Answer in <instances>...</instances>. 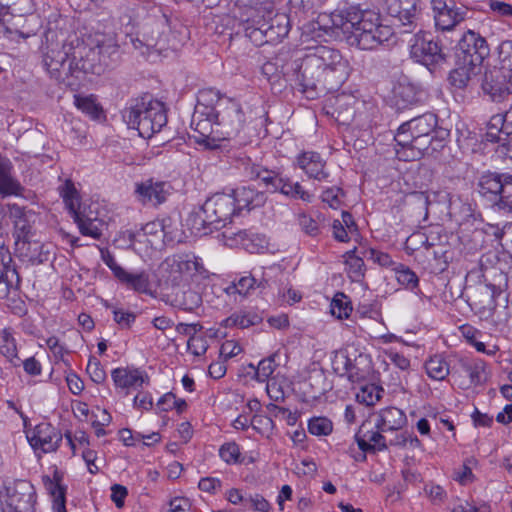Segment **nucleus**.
Segmentation results:
<instances>
[{
  "label": "nucleus",
  "mask_w": 512,
  "mask_h": 512,
  "mask_svg": "<svg viewBox=\"0 0 512 512\" xmlns=\"http://www.w3.org/2000/svg\"><path fill=\"white\" fill-rule=\"evenodd\" d=\"M43 63L50 77L58 83L73 86L80 74H102L109 60L118 55V46L103 43L91 47L74 36L60 40L55 32L46 34Z\"/></svg>",
  "instance_id": "nucleus-1"
},
{
  "label": "nucleus",
  "mask_w": 512,
  "mask_h": 512,
  "mask_svg": "<svg viewBox=\"0 0 512 512\" xmlns=\"http://www.w3.org/2000/svg\"><path fill=\"white\" fill-rule=\"evenodd\" d=\"M348 70V62L339 50L325 45L312 47L297 65V85L308 98H314L318 88L332 90L342 84Z\"/></svg>",
  "instance_id": "nucleus-2"
},
{
  "label": "nucleus",
  "mask_w": 512,
  "mask_h": 512,
  "mask_svg": "<svg viewBox=\"0 0 512 512\" xmlns=\"http://www.w3.org/2000/svg\"><path fill=\"white\" fill-rule=\"evenodd\" d=\"M239 20L245 36L261 46L278 43L289 33V18L284 13H276L274 3L269 0H252L239 8Z\"/></svg>",
  "instance_id": "nucleus-3"
},
{
  "label": "nucleus",
  "mask_w": 512,
  "mask_h": 512,
  "mask_svg": "<svg viewBox=\"0 0 512 512\" xmlns=\"http://www.w3.org/2000/svg\"><path fill=\"white\" fill-rule=\"evenodd\" d=\"M202 116H206L208 122H213L216 132L224 139L236 137L242 130L245 118L240 104L232 99L219 98L212 90L201 92L192 123H196V129L201 126Z\"/></svg>",
  "instance_id": "nucleus-4"
},
{
  "label": "nucleus",
  "mask_w": 512,
  "mask_h": 512,
  "mask_svg": "<svg viewBox=\"0 0 512 512\" xmlns=\"http://www.w3.org/2000/svg\"><path fill=\"white\" fill-rule=\"evenodd\" d=\"M123 119L143 138H151L167 123L164 104L146 95L136 99L134 104L123 111Z\"/></svg>",
  "instance_id": "nucleus-5"
},
{
  "label": "nucleus",
  "mask_w": 512,
  "mask_h": 512,
  "mask_svg": "<svg viewBox=\"0 0 512 512\" xmlns=\"http://www.w3.org/2000/svg\"><path fill=\"white\" fill-rule=\"evenodd\" d=\"M393 34L394 30L391 26L382 24L379 13L373 10L360 9L358 19L352 30L353 42L360 49H375L387 42Z\"/></svg>",
  "instance_id": "nucleus-6"
},
{
  "label": "nucleus",
  "mask_w": 512,
  "mask_h": 512,
  "mask_svg": "<svg viewBox=\"0 0 512 512\" xmlns=\"http://www.w3.org/2000/svg\"><path fill=\"white\" fill-rule=\"evenodd\" d=\"M476 190L496 210L512 213V174L484 171L477 177Z\"/></svg>",
  "instance_id": "nucleus-7"
},
{
  "label": "nucleus",
  "mask_w": 512,
  "mask_h": 512,
  "mask_svg": "<svg viewBox=\"0 0 512 512\" xmlns=\"http://www.w3.org/2000/svg\"><path fill=\"white\" fill-rule=\"evenodd\" d=\"M8 510L5 512H34L36 492L27 480L3 482Z\"/></svg>",
  "instance_id": "nucleus-8"
},
{
  "label": "nucleus",
  "mask_w": 512,
  "mask_h": 512,
  "mask_svg": "<svg viewBox=\"0 0 512 512\" xmlns=\"http://www.w3.org/2000/svg\"><path fill=\"white\" fill-rule=\"evenodd\" d=\"M481 89L492 102H504L512 94V69L493 67L486 70Z\"/></svg>",
  "instance_id": "nucleus-9"
},
{
  "label": "nucleus",
  "mask_w": 512,
  "mask_h": 512,
  "mask_svg": "<svg viewBox=\"0 0 512 512\" xmlns=\"http://www.w3.org/2000/svg\"><path fill=\"white\" fill-rule=\"evenodd\" d=\"M489 53L490 49L486 40L478 33L468 30L459 40L456 56L459 63L481 67Z\"/></svg>",
  "instance_id": "nucleus-10"
},
{
  "label": "nucleus",
  "mask_w": 512,
  "mask_h": 512,
  "mask_svg": "<svg viewBox=\"0 0 512 512\" xmlns=\"http://www.w3.org/2000/svg\"><path fill=\"white\" fill-rule=\"evenodd\" d=\"M410 56L417 62L429 67L445 59L438 42L427 33L418 32L410 40Z\"/></svg>",
  "instance_id": "nucleus-11"
},
{
  "label": "nucleus",
  "mask_w": 512,
  "mask_h": 512,
  "mask_svg": "<svg viewBox=\"0 0 512 512\" xmlns=\"http://www.w3.org/2000/svg\"><path fill=\"white\" fill-rule=\"evenodd\" d=\"M235 212V199L231 194L216 193L202 205V213L210 222H215L216 230L230 222Z\"/></svg>",
  "instance_id": "nucleus-12"
},
{
  "label": "nucleus",
  "mask_w": 512,
  "mask_h": 512,
  "mask_svg": "<svg viewBox=\"0 0 512 512\" xmlns=\"http://www.w3.org/2000/svg\"><path fill=\"white\" fill-rule=\"evenodd\" d=\"M435 25L442 31H450L465 20L467 9L457 6L453 0H431Z\"/></svg>",
  "instance_id": "nucleus-13"
},
{
  "label": "nucleus",
  "mask_w": 512,
  "mask_h": 512,
  "mask_svg": "<svg viewBox=\"0 0 512 512\" xmlns=\"http://www.w3.org/2000/svg\"><path fill=\"white\" fill-rule=\"evenodd\" d=\"M163 266L169 272L168 279L174 284H178L196 275L204 276L207 272L198 258L194 256L189 257L188 255L167 259Z\"/></svg>",
  "instance_id": "nucleus-14"
},
{
  "label": "nucleus",
  "mask_w": 512,
  "mask_h": 512,
  "mask_svg": "<svg viewBox=\"0 0 512 512\" xmlns=\"http://www.w3.org/2000/svg\"><path fill=\"white\" fill-rule=\"evenodd\" d=\"M232 157L238 163V167H243L247 176L259 180L268 191L277 192V185L281 184L282 174L280 172L256 165L243 152L234 153Z\"/></svg>",
  "instance_id": "nucleus-15"
},
{
  "label": "nucleus",
  "mask_w": 512,
  "mask_h": 512,
  "mask_svg": "<svg viewBox=\"0 0 512 512\" xmlns=\"http://www.w3.org/2000/svg\"><path fill=\"white\" fill-rule=\"evenodd\" d=\"M419 0H385L387 13L398 19L403 33H411L415 30L418 14Z\"/></svg>",
  "instance_id": "nucleus-16"
},
{
  "label": "nucleus",
  "mask_w": 512,
  "mask_h": 512,
  "mask_svg": "<svg viewBox=\"0 0 512 512\" xmlns=\"http://www.w3.org/2000/svg\"><path fill=\"white\" fill-rule=\"evenodd\" d=\"M37 24V17L33 12L11 13L9 16H3V19H0V26L3 27L5 34L11 37L15 34L23 39L35 35Z\"/></svg>",
  "instance_id": "nucleus-17"
},
{
  "label": "nucleus",
  "mask_w": 512,
  "mask_h": 512,
  "mask_svg": "<svg viewBox=\"0 0 512 512\" xmlns=\"http://www.w3.org/2000/svg\"><path fill=\"white\" fill-rule=\"evenodd\" d=\"M27 439L33 449L50 453L57 450L62 440V434L50 423L43 422L38 424L33 431L27 435Z\"/></svg>",
  "instance_id": "nucleus-18"
},
{
  "label": "nucleus",
  "mask_w": 512,
  "mask_h": 512,
  "mask_svg": "<svg viewBox=\"0 0 512 512\" xmlns=\"http://www.w3.org/2000/svg\"><path fill=\"white\" fill-rule=\"evenodd\" d=\"M171 191V185L168 182L153 181L148 179L136 185V194L138 200L143 204L160 205L166 201Z\"/></svg>",
  "instance_id": "nucleus-19"
},
{
  "label": "nucleus",
  "mask_w": 512,
  "mask_h": 512,
  "mask_svg": "<svg viewBox=\"0 0 512 512\" xmlns=\"http://www.w3.org/2000/svg\"><path fill=\"white\" fill-rule=\"evenodd\" d=\"M451 260L452 252L450 249L444 244L433 241L427 251L423 253L420 263L431 273L438 274L448 268Z\"/></svg>",
  "instance_id": "nucleus-20"
},
{
  "label": "nucleus",
  "mask_w": 512,
  "mask_h": 512,
  "mask_svg": "<svg viewBox=\"0 0 512 512\" xmlns=\"http://www.w3.org/2000/svg\"><path fill=\"white\" fill-rule=\"evenodd\" d=\"M270 276L266 271L265 267H261L260 274L251 273L240 277L238 280L233 281L227 288L226 292L229 295L239 294L247 297L253 290L259 288L261 290L266 289L269 286Z\"/></svg>",
  "instance_id": "nucleus-21"
},
{
  "label": "nucleus",
  "mask_w": 512,
  "mask_h": 512,
  "mask_svg": "<svg viewBox=\"0 0 512 512\" xmlns=\"http://www.w3.org/2000/svg\"><path fill=\"white\" fill-rule=\"evenodd\" d=\"M497 294L499 295L500 291L496 286L491 284L479 285L473 292L470 305L481 317L489 318L496 309L495 297Z\"/></svg>",
  "instance_id": "nucleus-22"
},
{
  "label": "nucleus",
  "mask_w": 512,
  "mask_h": 512,
  "mask_svg": "<svg viewBox=\"0 0 512 512\" xmlns=\"http://www.w3.org/2000/svg\"><path fill=\"white\" fill-rule=\"evenodd\" d=\"M297 166L305 172L308 178L316 181H327L329 172L326 170V161L314 151H306L296 158Z\"/></svg>",
  "instance_id": "nucleus-23"
},
{
  "label": "nucleus",
  "mask_w": 512,
  "mask_h": 512,
  "mask_svg": "<svg viewBox=\"0 0 512 512\" xmlns=\"http://www.w3.org/2000/svg\"><path fill=\"white\" fill-rule=\"evenodd\" d=\"M9 214L14 219L15 241L30 239L33 235V224L35 222V213L31 210L17 204H9Z\"/></svg>",
  "instance_id": "nucleus-24"
},
{
  "label": "nucleus",
  "mask_w": 512,
  "mask_h": 512,
  "mask_svg": "<svg viewBox=\"0 0 512 512\" xmlns=\"http://www.w3.org/2000/svg\"><path fill=\"white\" fill-rule=\"evenodd\" d=\"M166 236L164 221L154 220L146 223L136 232L130 233L129 238L133 242H143L152 248H158L164 243Z\"/></svg>",
  "instance_id": "nucleus-25"
},
{
  "label": "nucleus",
  "mask_w": 512,
  "mask_h": 512,
  "mask_svg": "<svg viewBox=\"0 0 512 512\" xmlns=\"http://www.w3.org/2000/svg\"><path fill=\"white\" fill-rule=\"evenodd\" d=\"M370 422H364L358 433L355 435L358 447L363 452H370L373 450H384L387 448V442L385 437L382 435L385 431L370 427Z\"/></svg>",
  "instance_id": "nucleus-26"
},
{
  "label": "nucleus",
  "mask_w": 512,
  "mask_h": 512,
  "mask_svg": "<svg viewBox=\"0 0 512 512\" xmlns=\"http://www.w3.org/2000/svg\"><path fill=\"white\" fill-rule=\"evenodd\" d=\"M16 251L21 258L32 265L42 264L49 260V251L46 246L36 240L15 241Z\"/></svg>",
  "instance_id": "nucleus-27"
},
{
  "label": "nucleus",
  "mask_w": 512,
  "mask_h": 512,
  "mask_svg": "<svg viewBox=\"0 0 512 512\" xmlns=\"http://www.w3.org/2000/svg\"><path fill=\"white\" fill-rule=\"evenodd\" d=\"M407 423L405 413L396 407L382 409L377 414L374 427L382 431H397L402 429Z\"/></svg>",
  "instance_id": "nucleus-28"
},
{
  "label": "nucleus",
  "mask_w": 512,
  "mask_h": 512,
  "mask_svg": "<svg viewBox=\"0 0 512 512\" xmlns=\"http://www.w3.org/2000/svg\"><path fill=\"white\" fill-rule=\"evenodd\" d=\"M117 280L129 290L137 293L151 294V281L148 272L145 270L130 272L125 269L119 270Z\"/></svg>",
  "instance_id": "nucleus-29"
},
{
  "label": "nucleus",
  "mask_w": 512,
  "mask_h": 512,
  "mask_svg": "<svg viewBox=\"0 0 512 512\" xmlns=\"http://www.w3.org/2000/svg\"><path fill=\"white\" fill-rule=\"evenodd\" d=\"M419 93L408 82H398L392 90V103L398 111L405 110L419 102Z\"/></svg>",
  "instance_id": "nucleus-30"
},
{
  "label": "nucleus",
  "mask_w": 512,
  "mask_h": 512,
  "mask_svg": "<svg viewBox=\"0 0 512 512\" xmlns=\"http://www.w3.org/2000/svg\"><path fill=\"white\" fill-rule=\"evenodd\" d=\"M235 199L236 210L248 209L262 206L266 201V196L263 192H259L250 186H243L237 188L231 194Z\"/></svg>",
  "instance_id": "nucleus-31"
},
{
  "label": "nucleus",
  "mask_w": 512,
  "mask_h": 512,
  "mask_svg": "<svg viewBox=\"0 0 512 512\" xmlns=\"http://www.w3.org/2000/svg\"><path fill=\"white\" fill-rule=\"evenodd\" d=\"M111 377L120 388H138L148 381V376L139 369L115 368Z\"/></svg>",
  "instance_id": "nucleus-32"
},
{
  "label": "nucleus",
  "mask_w": 512,
  "mask_h": 512,
  "mask_svg": "<svg viewBox=\"0 0 512 512\" xmlns=\"http://www.w3.org/2000/svg\"><path fill=\"white\" fill-rule=\"evenodd\" d=\"M360 7L349 6L343 10H337L330 15V21L333 28L341 29L344 32L353 30L358 19Z\"/></svg>",
  "instance_id": "nucleus-33"
},
{
  "label": "nucleus",
  "mask_w": 512,
  "mask_h": 512,
  "mask_svg": "<svg viewBox=\"0 0 512 512\" xmlns=\"http://www.w3.org/2000/svg\"><path fill=\"white\" fill-rule=\"evenodd\" d=\"M11 164L0 156V193L3 196L18 195L23 190L20 183L10 173Z\"/></svg>",
  "instance_id": "nucleus-34"
},
{
  "label": "nucleus",
  "mask_w": 512,
  "mask_h": 512,
  "mask_svg": "<svg viewBox=\"0 0 512 512\" xmlns=\"http://www.w3.org/2000/svg\"><path fill=\"white\" fill-rule=\"evenodd\" d=\"M20 277L14 266L4 265L0 267V299L9 297L12 291L19 288Z\"/></svg>",
  "instance_id": "nucleus-35"
},
{
  "label": "nucleus",
  "mask_w": 512,
  "mask_h": 512,
  "mask_svg": "<svg viewBox=\"0 0 512 512\" xmlns=\"http://www.w3.org/2000/svg\"><path fill=\"white\" fill-rule=\"evenodd\" d=\"M407 122L416 137L432 136L437 126V116L433 113H425Z\"/></svg>",
  "instance_id": "nucleus-36"
},
{
  "label": "nucleus",
  "mask_w": 512,
  "mask_h": 512,
  "mask_svg": "<svg viewBox=\"0 0 512 512\" xmlns=\"http://www.w3.org/2000/svg\"><path fill=\"white\" fill-rule=\"evenodd\" d=\"M432 242L433 241L430 240L426 233L417 231L412 233L406 239L405 250L409 255H413L414 253L418 252L415 258L420 262L423 257V253L427 251Z\"/></svg>",
  "instance_id": "nucleus-37"
},
{
  "label": "nucleus",
  "mask_w": 512,
  "mask_h": 512,
  "mask_svg": "<svg viewBox=\"0 0 512 512\" xmlns=\"http://www.w3.org/2000/svg\"><path fill=\"white\" fill-rule=\"evenodd\" d=\"M481 67L470 66L469 64L459 63L457 59V67L450 73V81L457 88H465L471 79L476 76Z\"/></svg>",
  "instance_id": "nucleus-38"
},
{
  "label": "nucleus",
  "mask_w": 512,
  "mask_h": 512,
  "mask_svg": "<svg viewBox=\"0 0 512 512\" xmlns=\"http://www.w3.org/2000/svg\"><path fill=\"white\" fill-rule=\"evenodd\" d=\"M427 375L436 381H442L450 373V366L442 355H434L425 362Z\"/></svg>",
  "instance_id": "nucleus-39"
},
{
  "label": "nucleus",
  "mask_w": 512,
  "mask_h": 512,
  "mask_svg": "<svg viewBox=\"0 0 512 512\" xmlns=\"http://www.w3.org/2000/svg\"><path fill=\"white\" fill-rule=\"evenodd\" d=\"M202 302L201 296L194 290L186 289L180 293H176L172 300L174 307L180 308L185 311H192L199 307Z\"/></svg>",
  "instance_id": "nucleus-40"
},
{
  "label": "nucleus",
  "mask_w": 512,
  "mask_h": 512,
  "mask_svg": "<svg viewBox=\"0 0 512 512\" xmlns=\"http://www.w3.org/2000/svg\"><path fill=\"white\" fill-rule=\"evenodd\" d=\"M346 271L352 281H360L364 277L365 264L361 257L355 255V249L344 254Z\"/></svg>",
  "instance_id": "nucleus-41"
},
{
  "label": "nucleus",
  "mask_w": 512,
  "mask_h": 512,
  "mask_svg": "<svg viewBox=\"0 0 512 512\" xmlns=\"http://www.w3.org/2000/svg\"><path fill=\"white\" fill-rule=\"evenodd\" d=\"M261 318L252 312L239 311L230 315L224 320L226 327H239L241 329L248 328L260 322Z\"/></svg>",
  "instance_id": "nucleus-42"
},
{
  "label": "nucleus",
  "mask_w": 512,
  "mask_h": 512,
  "mask_svg": "<svg viewBox=\"0 0 512 512\" xmlns=\"http://www.w3.org/2000/svg\"><path fill=\"white\" fill-rule=\"evenodd\" d=\"M0 19L11 13H31L34 10L33 0H0Z\"/></svg>",
  "instance_id": "nucleus-43"
},
{
  "label": "nucleus",
  "mask_w": 512,
  "mask_h": 512,
  "mask_svg": "<svg viewBox=\"0 0 512 512\" xmlns=\"http://www.w3.org/2000/svg\"><path fill=\"white\" fill-rule=\"evenodd\" d=\"M433 141V136L416 137V135H414L413 142L409 148L408 153L405 151L404 155H400V159L408 161L420 158L424 151H426L433 144Z\"/></svg>",
  "instance_id": "nucleus-44"
},
{
  "label": "nucleus",
  "mask_w": 512,
  "mask_h": 512,
  "mask_svg": "<svg viewBox=\"0 0 512 512\" xmlns=\"http://www.w3.org/2000/svg\"><path fill=\"white\" fill-rule=\"evenodd\" d=\"M461 366L468 373L470 380L474 384H479L486 378V364L481 359L462 360Z\"/></svg>",
  "instance_id": "nucleus-45"
},
{
  "label": "nucleus",
  "mask_w": 512,
  "mask_h": 512,
  "mask_svg": "<svg viewBox=\"0 0 512 512\" xmlns=\"http://www.w3.org/2000/svg\"><path fill=\"white\" fill-rule=\"evenodd\" d=\"M276 357H278V352H275L267 358L262 359L257 367H255L253 364L249 365L250 368L256 370L257 381H269V377L273 374L277 367V364L275 363Z\"/></svg>",
  "instance_id": "nucleus-46"
},
{
  "label": "nucleus",
  "mask_w": 512,
  "mask_h": 512,
  "mask_svg": "<svg viewBox=\"0 0 512 512\" xmlns=\"http://www.w3.org/2000/svg\"><path fill=\"white\" fill-rule=\"evenodd\" d=\"M82 235L84 236H90L94 239H99L101 236V229L100 226L101 221L97 220L96 218L92 219L84 214L78 217V219L74 220Z\"/></svg>",
  "instance_id": "nucleus-47"
},
{
  "label": "nucleus",
  "mask_w": 512,
  "mask_h": 512,
  "mask_svg": "<svg viewBox=\"0 0 512 512\" xmlns=\"http://www.w3.org/2000/svg\"><path fill=\"white\" fill-rule=\"evenodd\" d=\"M413 131L411 130L408 122L403 123L399 128L394 137L397 146L401 147V149H396V153L400 158V155H404L405 151H409V148L413 142Z\"/></svg>",
  "instance_id": "nucleus-48"
},
{
  "label": "nucleus",
  "mask_w": 512,
  "mask_h": 512,
  "mask_svg": "<svg viewBox=\"0 0 512 512\" xmlns=\"http://www.w3.org/2000/svg\"><path fill=\"white\" fill-rule=\"evenodd\" d=\"M393 270L395 271L396 279L399 284L408 289H414L418 286V276L409 267L403 264H397Z\"/></svg>",
  "instance_id": "nucleus-49"
},
{
  "label": "nucleus",
  "mask_w": 512,
  "mask_h": 512,
  "mask_svg": "<svg viewBox=\"0 0 512 512\" xmlns=\"http://www.w3.org/2000/svg\"><path fill=\"white\" fill-rule=\"evenodd\" d=\"M201 325L199 324H185V323H179L176 326V331L182 335L189 336L187 345L188 348H191L192 345H195L197 342H201V349L202 352H205L207 347L205 345V340L201 336H197L196 333L201 329Z\"/></svg>",
  "instance_id": "nucleus-50"
},
{
  "label": "nucleus",
  "mask_w": 512,
  "mask_h": 512,
  "mask_svg": "<svg viewBox=\"0 0 512 512\" xmlns=\"http://www.w3.org/2000/svg\"><path fill=\"white\" fill-rule=\"evenodd\" d=\"M382 392L383 389L374 384L366 385L356 394V399L359 403L373 406L380 400Z\"/></svg>",
  "instance_id": "nucleus-51"
},
{
  "label": "nucleus",
  "mask_w": 512,
  "mask_h": 512,
  "mask_svg": "<svg viewBox=\"0 0 512 512\" xmlns=\"http://www.w3.org/2000/svg\"><path fill=\"white\" fill-rule=\"evenodd\" d=\"M75 105L93 119H97L102 112L101 107L96 103L93 96H75Z\"/></svg>",
  "instance_id": "nucleus-52"
},
{
  "label": "nucleus",
  "mask_w": 512,
  "mask_h": 512,
  "mask_svg": "<svg viewBox=\"0 0 512 512\" xmlns=\"http://www.w3.org/2000/svg\"><path fill=\"white\" fill-rule=\"evenodd\" d=\"M332 368L340 376L347 375L348 378L352 379L353 364L349 357L343 352H336L332 359Z\"/></svg>",
  "instance_id": "nucleus-53"
},
{
  "label": "nucleus",
  "mask_w": 512,
  "mask_h": 512,
  "mask_svg": "<svg viewBox=\"0 0 512 512\" xmlns=\"http://www.w3.org/2000/svg\"><path fill=\"white\" fill-rule=\"evenodd\" d=\"M333 430L332 422L326 417H314L309 420L308 431L315 436H327Z\"/></svg>",
  "instance_id": "nucleus-54"
},
{
  "label": "nucleus",
  "mask_w": 512,
  "mask_h": 512,
  "mask_svg": "<svg viewBox=\"0 0 512 512\" xmlns=\"http://www.w3.org/2000/svg\"><path fill=\"white\" fill-rule=\"evenodd\" d=\"M331 313L338 319L347 318L352 311L344 294H337L331 302Z\"/></svg>",
  "instance_id": "nucleus-55"
},
{
  "label": "nucleus",
  "mask_w": 512,
  "mask_h": 512,
  "mask_svg": "<svg viewBox=\"0 0 512 512\" xmlns=\"http://www.w3.org/2000/svg\"><path fill=\"white\" fill-rule=\"evenodd\" d=\"M202 213V206L198 209V211L191 213L188 222L191 225V228L195 230L197 233L209 228L211 231L216 229L215 222H210L208 218L204 216Z\"/></svg>",
  "instance_id": "nucleus-56"
},
{
  "label": "nucleus",
  "mask_w": 512,
  "mask_h": 512,
  "mask_svg": "<svg viewBox=\"0 0 512 512\" xmlns=\"http://www.w3.org/2000/svg\"><path fill=\"white\" fill-rule=\"evenodd\" d=\"M113 320L122 329H128L135 322L136 315L133 312L124 310L123 308L114 307L112 310Z\"/></svg>",
  "instance_id": "nucleus-57"
},
{
  "label": "nucleus",
  "mask_w": 512,
  "mask_h": 512,
  "mask_svg": "<svg viewBox=\"0 0 512 512\" xmlns=\"http://www.w3.org/2000/svg\"><path fill=\"white\" fill-rule=\"evenodd\" d=\"M219 454L222 460H224L227 464H234L239 460L240 449L234 442L226 443L221 446Z\"/></svg>",
  "instance_id": "nucleus-58"
},
{
  "label": "nucleus",
  "mask_w": 512,
  "mask_h": 512,
  "mask_svg": "<svg viewBox=\"0 0 512 512\" xmlns=\"http://www.w3.org/2000/svg\"><path fill=\"white\" fill-rule=\"evenodd\" d=\"M501 68L512 69V40H505L499 45Z\"/></svg>",
  "instance_id": "nucleus-59"
},
{
  "label": "nucleus",
  "mask_w": 512,
  "mask_h": 512,
  "mask_svg": "<svg viewBox=\"0 0 512 512\" xmlns=\"http://www.w3.org/2000/svg\"><path fill=\"white\" fill-rule=\"evenodd\" d=\"M298 222L301 229L309 236H316L319 234L320 229L318 223L309 215L300 214Z\"/></svg>",
  "instance_id": "nucleus-60"
},
{
  "label": "nucleus",
  "mask_w": 512,
  "mask_h": 512,
  "mask_svg": "<svg viewBox=\"0 0 512 512\" xmlns=\"http://www.w3.org/2000/svg\"><path fill=\"white\" fill-rule=\"evenodd\" d=\"M343 191L339 187L326 189L322 194L323 202H326L331 208L336 209L341 204Z\"/></svg>",
  "instance_id": "nucleus-61"
},
{
  "label": "nucleus",
  "mask_w": 512,
  "mask_h": 512,
  "mask_svg": "<svg viewBox=\"0 0 512 512\" xmlns=\"http://www.w3.org/2000/svg\"><path fill=\"white\" fill-rule=\"evenodd\" d=\"M130 43L143 56L149 55L151 50L157 46V42L152 38L144 40L139 37H130Z\"/></svg>",
  "instance_id": "nucleus-62"
},
{
  "label": "nucleus",
  "mask_w": 512,
  "mask_h": 512,
  "mask_svg": "<svg viewBox=\"0 0 512 512\" xmlns=\"http://www.w3.org/2000/svg\"><path fill=\"white\" fill-rule=\"evenodd\" d=\"M245 506L259 512H268L270 509L269 502L259 494L247 496L245 498Z\"/></svg>",
  "instance_id": "nucleus-63"
},
{
  "label": "nucleus",
  "mask_w": 512,
  "mask_h": 512,
  "mask_svg": "<svg viewBox=\"0 0 512 512\" xmlns=\"http://www.w3.org/2000/svg\"><path fill=\"white\" fill-rule=\"evenodd\" d=\"M452 512H490L488 505L475 506L468 501H461L452 508Z\"/></svg>",
  "instance_id": "nucleus-64"
}]
</instances>
